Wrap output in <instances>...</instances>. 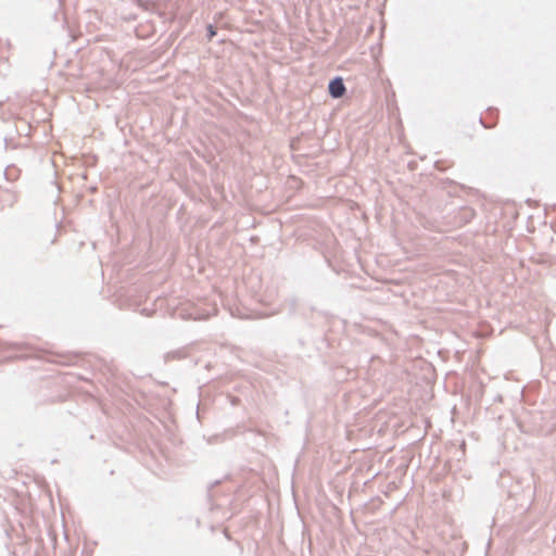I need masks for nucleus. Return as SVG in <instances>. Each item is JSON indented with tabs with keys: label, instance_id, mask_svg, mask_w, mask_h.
I'll return each mask as SVG.
<instances>
[{
	"label": "nucleus",
	"instance_id": "6e6552de",
	"mask_svg": "<svg viewBox=\"0 0 556 556\" xmlns=\"http://www.w3.org/2000/svg\"><path fill=\"white\" fill-rule=\"evenodd\" d=\"M488 113L489 114H494V113H497V111L494 108H489L488 109Z\"/></svg>",
	"mask_w": 556,
	"mask_h": 556
},
{
	"label": "nucleus",
	"instance_id": "20e7f679",
	"mask_svg": "<svg viewBox=\"0 0 556 556\" xmlns=\"http://www.w3.org/2000/svg\"><path fill=\"white\" fill-rule=\"evenodd\" d=\"M217 34V29L213 24H207L206 26V38L211 41Z\"/></svg>",
	"mask_w": 556,
	"mask_h": 556
},
{
	"label": "nucleus",
	"instance_id": "0eeeda50",
	"mask_svg": "<svg viewBox=\"0 0 556 556\" xmlns=\"http://www.w3.org/2000/svg\"><path fill=\"white\" fill-rule=\"evenodd\" d=\"M295 306H296V300H295V299H292V300L290 301V307H291V309H292V311H294V309H295Z\"/></svg>",
	"mask_w": 556,
	"mask_h": 556
},
{
	"label": "nucleus",
	"instance_id": "f257e3e1",
	"mask_svg": "<svg viewBox=\"0 0 556 556\" xmlns=\"http://www.w3.org/2000/svg\"><path fill=\"white\" fill-rule=\"evenodd\" d=\"M328 92L332 99H341L345 94L346 88L341 76H336L329 80Z\"/></svg>",
	"mask_w": 556,
	"mask_h": 556
},
{
	"label": "nucleus",
	"instance_id": "39448f33",
	"mask_svg": "<svg viewBox=\"0 0 556 556\" xmlns=\"http://www.w3.org/2000/svg\"><path fill=\"white\" fill-rule=\"evenodd\" d=\"M219 482H220L219 480H216V481H214L213 483L210 484L208 490H207V500L210 502L213 500V496H214V494L212 492V489L215 488L216 485H218Z\"/></svg>",
	"mask_w": 556,
	"mask_h": 556
},
{
	"label": "nucleus",
	"instance_id": "423d86ee",
	"mask_svg": "<svg viewBox=\"0 0 556 556\" xmlns=\"http://www.w3.org/2000/svg\"><path fill=\"white\" fill-rule=\"evenodd\" d=\"M479 121H480V123L482 124V126H483L484 128H492V127L495 125V123H493V124H486V123L484 122L483 117H480V118H479Z\"/></svg>",
	"mask_w": 556,
	"mask_h": 556
},
{
	"label": "nucleus",
	"instance_id": "f03ea898",
	"mask_svg": "<svg viewBox=\"0 0 556 556\" xmlns=\"http://www.w3.org/2000/svg\"><path fill=\"white\" fill-rule=\"evenodd\" d=\"M186 357V352L184 349H180V350H175V351H172V352H168L166 355H165V358L166 361L173 358V359H180V358H184Z\"/></svg>",
	"mask_w": 556,
	"mask_h": 556
},
{
	"label": "nucleus",
	"instance_id": "7ed1b4c3",
	"mask_svg": "<svg viewBox=\"0 0 556 556\" xmlns=\"http://www.w3.org/2000/svg\"><path fill=\"white\" fill-rule=\"evenodd\" d=\"M16 172H17V169L13 165L5 167V169H4L5 178L8 180H14L16 178Z\"/></svg>",
	"mask_w": 556,
	"mask_h": 556
}]
</instances>
